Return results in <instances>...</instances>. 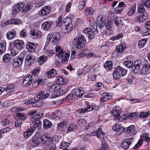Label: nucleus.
<instances>
[{"instance_id": "obj_17", "label": "nucleus", "mask_w": 150, "mask_h": 150, "mask_svg": "<svg viewBox=\"0 0 150 150\" xmlns=\"http://www.w3.org/2000/svg\"><path fill=\"white\" fill-rule=\"evenodd\" d=\"M113 129L117 132L116 134L118 135H119L124 131L123 127L119 124H116L115 127L113 128Z\"/></svg>"}, {"instance_id": "obj_15", "label": "nucleus", "mask_w": 150, "mask_h": 150, "mask_svg": "<svg viewBox=\"0 0 150 150\" xmlns=\"http://www.w3.org/2000/svg\"><path fill=\"white\" fill-rule=\"evenodd\" d=\"M33 81L32 76L30 74L27 75L25 79L23 80V85L25 86H27L30 85Z\"/></svg>"}, {"instance_id": "obj_61", "label": "nucleus", "mask_w": 150, "mask_h": 150, "mask_svg": "<svg viewBox=\"0 0 150 150\" xmlns=\"http://www.w3.org/2000/svg\"><path fill=\"white\" fill-rule=\"evenodd\" d=\"M37 81H38L39 84L42 85L45 83V80L44 79V76H41L39 77L36 79Z\"/></svg>"}, {"instance_id": "obj_24", "label": "nucleus", "mask_w": 150, "mask_h": 150, "mask_svg": "<svg viewBox=\"0 0 150 150\" xmlns=\"http://www.w3.org/2000/svg\"><path fill=\"white\" fill-rule=\"evenodd\" d=\"M136 9V5H134L130 7L127 11V14L129 16H132L135 13Z\"/></svg>"}, {"instance_id": "obj_36", "label": "nucleus", "mask_w": 150, "mask_h": 150, "mask_svg": "<svg viewBox=\"0 0 150 150\" xmlns=\"http://www.w3.org/2000/svg\"><path fill=\"white\" fill-rule=\"evenodd\" d=\"M52 126V123L47 120H45L43 121V127L45 129H49Z\"/></svg>"}, {"instance_id": "obj_33", "label": "nucleus", "mask_w": 150, "mask_h": 150, "mask_svg": "<svg viewBox=\"0 0 150 150\" xmlns=\"http://www.w3.org/2000/svg\"><path fill=\"white\" fill-rule=\"evenodd\" d=\"M33 5V4L32 3H29L26 4L25 6L23 7V12L25 13L27 11H29L32 8Z\"/></svg>"}, {"instance_id": "obj_19", "label": "nucleus", "mask_w": 150, "mask_h": 150, "mask_svg": "<svg viewBox=\"0 0 150 150\" xmlns=\"http://www.w3.org/2000/svg\"><path fill=\"white\" fill-rule=\"evenodd\" d=\"M35 60V57L32 55L29 54L28 55L25 59V62L26 64L29 65L31 63L33 62Z\"/></svg>"}, {"instance_id": "obj_40", "label": "nucleus", "mask_w": 150, "mask_h": 150, "mask_svg": "<svg viewBox=\"0 0 150 150\" xmlns=\"http://www.w3.org/2000/svg\"><path fill=\"white\" fill-rule=\"evenodd\" d=\"M127 118L132 120H134L138 116V114L135 112H132L128 115H127Z\"/></svg>"}, {"instance_id": "obj_23", "label": "nucleus", "mask_w": 150, "mask_h": 150, "mask_svg": "<svg viewBox=\"0 0 150 150\" xmlns=\"http://www.w3.org/2000/svg\"><path fill=\"white\" fill-rule=\"evenodd\" d=\"M46 76L48 78H53L57 75V71L55 69H52L46 72Z\"/></svg>"}, {"instance_id": "obj_6", "label": "nucleus", "mask_w": 150, "mask_h": 150, "mask_svg": "<svg viewBox=\"0 0 150 150\" xmlns=\"http://www.w3.org/2000/svg\"><path fill=\"white\" fill-rule=\"evenodd\" d=\"M90 25L89 28H87L84 30V32L87 34H89L91 32H95L97 30V25L95 22H90Z\"/></svg>"}, {"instance_id": "obj_22", "label": "nucleus", "mask_w": 150, "mask_h": 150, "mask_svg": "<svg viewBox=\"0 0 150 150\" xmlns=\"http://www.w3.org/2000/svg\"><path fill=\"white\" fill-rule=\"evenodd\" d=\"M29 34L32 38H35L41 36V33L40 32H37L35 30L33 29L31 30Z\"/></svg>"}, {"instance_id": "obj_51", "label": "nucleus", "mask_w": 150, "mask_h": 150, "mask_svg": "<svg viewBox=\"0 0 150 150\" xmlns=\"http://www.w3.org/2000/svg\"><path fill=\"white\" fill-rule=\"evenodd\" d=\"M114 21L117 26L122 24V21L120 17H115L114 19Z\"/></svg>"}, {"instance_id": "obj_48", "label": "nucleus", "mask_w": 150, "mask_h": 150, "mask_svg": "<svg viewBox=\"0 0 150 150\" xmlns=\"http://www.w3.org/2000/svg\"><path fill=\"white\" fill-rule=\"evenodd\" d=\"M69 144L68 143H67L65 141H62L60 144V145L58 146L59 149H64L68 147L69 146Z\"/></svg>"}, {"instance_id": "obj_37", "label": "nucleus", "mask_w": 150, "mask_h": 150, "mask_svg": "<svg viewBox=\"0 0 150 150\" xmlns=\"http://www.w3.org/2000/svg\"><path fill=\"white\" fill-rule=\"evenodd\" d=\"M104 67L106 70H110L112 68V63L111 61H108L105 62Z\"/></svg>"}, {"instance_id": "obj_26", "label": "nucleus", "mask_w": 150, "mask_h": 150, "mask_svg": "<svg viewBox=\"0 0 150 150\" xmlns=\"http://www.w3.org/2000/svg\"><path fill=\"white\" fill-rule=\"evenodd\" d=\"M14 44L15 47L21 49L23 46V42L22 40L18 39L14 41Z\"/></svg>"}, {"instance_id": "obj_64", "label": "nucleus", "mask_w": 150, "mask_h": 150, "mask_svg": "<svg viewBox=\"0 0 150 150\" xmlns=\"http://www.w3.org/2000/svg\"><path fill=\"white\" fill-rule=\"evenodd\" d=\"M145 11V8L142 4H140L139 6L138 11L139 13H142Z\"/></svg>"}, {"instance_id": "obj_11", "label": "nucleus", "mask_w": 150, "mask_h": 150, "mask_svg": "<svg viewBox=\"0 0 150 150\" xmlns=\"http://www.w3.org/2000/svg\"><path fill=\"white\" fill-rule=\"evenodd\" d=\"M50 9L51 8L49 6H44L40 11L39 14L42 16H46L50 13Z\"/></svg>"}, {"instance_id": "obj_43", "label": "nucleus", "mask_w": 150, "mask_h": 150, "mask_svg": "<svg viewBox=\"0 0 150 150\" xmlns=\"http://www.w3.org/2000/svg\"><path fill=\"white\" fill-rule=\"evenodd\" d=\"M120 71L118 70H117L116 69L115 71L113 73V76L114 79H119L121 76L120 74Z\"/></svg>"}, {"instance_id": "obj_44", "label": "nucleus", "mask_w": 150, "mask_h": 150, "mask_svg": "<svg viewBox=\"0 0 150 150\" xmlns=\"http://www.w3.org/2000/svg\"><path fill=\"white\" fill-rule=\"evenodd\" d=\"M116 69L117 70L119 69V71H120V74L122 76H125L127 74V71L124 69H123L120 66H117L116 68Z\"/></svg>"}, {"instance_id": "obj_21", "label": "nucleus", "mask_w": 150, "mask_h": 150, "mask_svg": "<svg viewBox=\"0 0 150 150\" xmlns=\"http://www.w3.org/2000/svg\"><path fill=\"white\" fill-rule=\"evenodd\" d=\"M103 97L100 98V102H105L106 101L111 99L112 97L111 94L105 92L103 93Z\"/></svg>"}, {"instance_id": "obj_41", "label": "nucleus", "mask_w": 150, "mask_h": 150, "mask_svg": "<svg viewBox=\"0 0 150 150\" xmlns=\"http://www.w3.org/2000/svg\"><path fill=\"white\" fill-rule=\"evenodd\" d=\"M25 109L23 107H14L11 109L12 112H19L23 111Z\"/></svg>"}, {"instance_id": "obj_53", "label": "nucleus", "mask_w": 150, "mask_h": 150, "mask_svg": "<svg viewBox=\"0 0 150 150\" xmlns=\"http://www.w3.org/2000/svg\"><path fill=\"white\" fill-rule=\"evenodd\" d=\"M11 58V55L9 54H6L3 57V61L5 62H7L10 61Z\"/></svg>"}, {"instance_id": "obj_28", "label": "nucleus", "mask_w": 150, "mask_h": 150, "mask_svg": "<svg viewBox=\"0 0 150 150\" xmlns=\"http://www.w3.org/2000/svg\"><path fill=\"white\" fill-rule=\"evenodd\" d=\"M84 11L85 13L86 16L87 17H90L93 14L94 10L92 8L88 7L85 9L84 10Z\"/></svg>"}, {"instance_id": "obj_20", "label": "nucleus", "mask_w": 150, "mask_h": 150, "mask_svg": "<svg viewBox=\"0 0 150 150\" xmlns=\"http://www.w3.org/2000/svg\"><path fill=\"white\" fill-rule=\"evenodd\" d=\"M148 18V15L146 12L142 13L139 16L136 18L138 22L143 21L146 20Z\"/></svg>"}, {"instance_id": "obj_18", "label": "nucleus", "mask_w": 150, "mask_h": 150, "mask_svg": "<svg viewBox=\"0 0 150 150\" xmlns=\"http://www.w3.org/2000/svg\"><path fill=\"white\" fill-rule=\"evenodd\" d=\"M53 24V22L51 21H47L44 22L42 25V28L45 30L50 29Z\"/></svg>"}, {"instance_id": "obj_9", "label": "nucleus", "mask_w": 150, "mask_h": 150, "mask_svg": "<svg viewBox=\"0 0 150 150\" xmlns=\"http://www.w3.org/2000/svg\"><path fill=\"white\" fill-rule=\"evenodd\" d=\"M23 59L24 58L22 55H20L17 57L13 62V66L14 67H16L21 66L23 63Z\"/></svg>"}, {"instance_id": "obj_27", "label": "nucleus", "mask_w": 150, "mask_h": 150, "mask_svg": "<svg viewBox=\"0 0 150 150\" xmlns=\"http://www.w3.org/2000/svg\"><path fill=\"white\" fill-rule=\"evenodd\" d=\"M84 93V91L81 88L76 89L75 91V94L78 97H82Z\"/></svg>"}, {"instance_id": "obj_16", "label": "nucleus", "mask_w": 150, "mask_h": 150, "mask_svg": "<svg viewBox=\"0 0 150 150\" xmlns=\"http://www.w3.org/2000/svg\"><path fill=\"white\" fill-rule=\"evenodd\" d=\"M73 25L71 23L64 25H62L61 27L62 32L64 33H67L70 31Z\"/></svg>"}, {"instance_id": "obj_2", "label": "nucleus", "mask_w": 150, "mask_h": 150, "mask_svg": "<svg viewBox=\"0 0 150 150\" xmlns=\"http://www.w3.org/2000/svg\"><path fill=\"white\" fill-rule=\"evenodd\" d=\"M73 44L78 49L82 50L84 48L86 41L84 36L80 34L73 40Z\"/></svg>"}, {"instance_id": "obj_35", "label": "nucleus", "mask_w": 150, "mask_h": 150, "mask_svg": "<svg viewBox=\"0 0 150 150\" xmlns=\"http://www.w3.org/2000/svg\"><path fill=\"white\" fill-rule=\"evenodd\" d=\"M34 130L32 127H30L24 133L23 135L26 138L29 137L33 133Z\"/></svg>"}, {"instance_id": "obj_10", "label": "nucleus", "mask_w": 150, "mask_h": 150, "mask_svg": "<svg viewBox=\"0 0 150 150\" xmlns=\"http://www.w3.org/2000/svg\"><path fill=\"white\" fill-rule=\"evenodd\" d=\"M47 138L48 139H52V141H48L46 143L44 144L45 146V150H54L56 149V146L55 144L53 143H51L53 142V139L50 137H48Z\"/></svg>"}, {"instance_id": "obj_46", "label": "nucleus", "mask_w": 150, "mask_h": 150, "mask_svg": "<svg viewBox=\"0 0 150 150\" xmlns=\"http://www.w3.org/2000/svg\"><path fill=\"white\" fill-rule=\"evenodd\" d=\"M33 126L35 128L39 129L40 128L41 126V122L39 120H37L33 123Z\"/></svg>"}, {"instance_id": "obj_5", "label": "nucleus", "mask_w": 150, "mask_h": 150, "mask_svg": "<svg viewBox=\"0 0 150 150\" xmlns=\"http://www.w3.org/2000/svg\"><path fill=\"white\" fill-rule=\"evenodd\" d=\"M39 135L37 134L35 136H34L33 138V140L34 141H36L39 144L41 142L43 144H45L48 141H52V139H48L47 138V137H46L45 136H44L40 137L39 136Z\"/></svg>"}, {"instance_id": "obj_55", "label": "nucleus", "mask_w": 150, "mask_h": 150, "mask_svg": "<svg viewBox=\"0 0 150 150\" xmlns=\"http://www.w3.org/2000/svg\"><path fill=\"white\" fill-rule=\"evenodd\" d=\"M124 45L125 46V44L124 45L123 43L120 44L119 46L117 47V49L115 50V51L116 52H120L123 51L124 48H125V46L124 47Z\"/></svg>"}, {"instance_id": "obj_13", "label": "nucleus", "mask_w": 150, "mask_h": 150, "mask_svg": "<svg viewBox=\"0 0 150 150\" xmlns=\"http://www.w3.org/2000/svg\"><path fill=\"white\" fill-rule=\"evenodd\" d=\"M25 3L24 2L16 4L13 8V12L14 13H17L24 7Z\"/></svg>"}, {"instance_id": "obj_38", "label": "nucleus", "mask_w": 150, "mask_h": 150, "mask_svg": "<svg viewBox=\"0 0 150 150\" xmlns=\"http://www.w3.org/2000/svg\"><path fill=\"white\" fill-rule=\"evenodd\" d=\"M16 32L14 30H12L9 33H7L6 37L7 39L9 40H11L15 36Z\"/></svg>"}, {"instance_id": "obj_58", "label": "nucleus", "mask_w": 150, "mask_h": 150, "mask_svg": "<svg viewBox=\"0 0 150 150\" xmlns=\"http://www.w3.org/2000/svg\"><path fill=\"white\" fill-rule=\"evenodd\" d=\"M109 149V147L106 143L105 142H103V141L101 144V146L100 149L98 150H108Z\"/></svg>"}, {"instance_id": "obj_62", "label": "nucleus", "mask_w": 150, "mask_h": 150, "mask_svg": "<svg viewBox=\"0 0 150 150\" xmlns=\"http://www.w3.org/2000/svg\"><path fill=\"white\" fill-rule=\"evenodd\" d=\"M40 68H37L34 69L32 71V74L33 76H38V74L39 73L40 71Z\"/></svg>"}, {"instance_id": "obj_39", "label": "nucleus", "mask_w": 150, "mask_h": 150, "mask_svg": "<svg viewBox=\"0 0 150 150\" xmlns=\"http://www.w3.org/2000/svg\"><path fill=\"white\" fill-rule=\"evenodd\" d=\"M66 127V124L65 122H61L58 124L57 129L59 130H62L64 131Z\"/></svg>"}, {"instance_id": "obj_8", "label": "nucleus", "mask_w": 150, "mask_h": 150, "mask_svg": "<svg viewBox=\"0 0 150 150\" xmlns=\"http://www.w3.org/2000/svg\"><path fill=\"white\" fill-rule=\"evenodd\" d=\"M50 33V35H52L51 38H52L51 43L54 45H56L59 42L60 39V34L58 32Z\"/></svg>"}, {"instance_id": "obj_56", "label": "nucleus", "mask_w": 150, "mask_h": 150, "mask_svg": "<svg viewBox=\"0 0 150 150\" xmlns=\"http://www.w3.org/2000/svg\"><path fill=\"white\" fill-rule=\"evenodd\" d=\"M36 100H37V99H34L33 98L27 99L24 101V103L27 105L32 104L33 103H34L36 102Z\"/></svg>"}, {"instance_id": "obj_25", "label": "nucleus", "mask_w": 150, "mask_h": 150, "mask_svg": "<svg viewBox=\"0 0 150 150\" xmlns=\"http://www.w3.org/2000/svg\"><path fill=\"white\" fill-rule=\"evenodd\" d=\"M126 133L127 134H135V131L134 126L132 125L127 127Z\"/></svg>"}, {"instance_id": "obj_32", "label": "nucleus", "mask_w": 150, "mask_h": 150, "mask_svg": "<svg viewBox=\"0 0 150 150\" xmlns=\"http://www.w3.org/2000/svg\"><path fill=\"white\" fill-rule=\"evenodd\" d=\"M48 59V57L46 56H41L37 60V62L39 64H42Z\"/></svg>"}, {"instance_id": "obj_3", "label": "nucleus", "mask_w": 150, "mask_h": 150, "mask_svg": "<svg viewBox=\"0 0 150 150\" xmlns=\"http://www.w3.org/2000/svg\"><path fill=\"white\" fill-rule=\"evenodd\" d=\"M57 57L61 59V62L63 64H65L68 62L69 56V54L68 52L64 51L63 49H61L58 52Z\"/></svg>"}, {"instance_id": "obj_59", "label": "nucleus", "mask_w": 150, "mask_h": 150, "mask_svg": "<svg viewBox=\"0 0 150 150\" xmlns=\"http://www.w3.org/2000/svg\"><path fill=\"white\" fill-rule=\"evenodd\" d=\"M142 4L148 8H150V0H142Z\"/></svg>"}, {"instance_id": "obj_54", "label": "nucleus", "mask_w": 150, "mask_h": 150, "mask_svg": "<svg viewBox=\"0 0 150 150\" xmlns=\"http://www.w3.org/2000/svg\"><path fill=\"white\" fill-rule=\"evenodd\" d=\"M76 127V126L74 124H70L68 128L66 133H68L69 132L73 131Z\"/></svg>"}, {"instance_id": "obj_14", "label": "nucleus", "mask_w": 150, "mask_h": 150, "mask_svg": "<svg viewBox=\"0 0 150 150\" xmlns=\"http://www.w3.org/2000/svg\"><path fill=\"white\" fill-rule=\"evenodd\" d=\"M37 46V44L33 42H28L26 44V48L28 52L32 53L35 51Z\"/></svg>"}, {"instance_id": "obj_60", "label": "nucleus", "mask_w": 150, "mask_h": 150, "mask_svg": "<svg viewBox=\"0 0 150 150\" xmlns=\"http://www.w3.org/2000/svg\"><path fill=\"white\" fill-rule=\"evenodd\" d=\"M146 40L145 39L141 40L138 44L139 47L140 48H142L146 43Z\"/></svg>"}, {"instance_id": "obj_45", "label": "nucleus", "mask_w": 150, "mask_h": 150, "mask_svg": "<svg viewBox=\"0 0 150 150\" xmlns=\"http://www.w3.org/2000/svg\"><path fill=\"white\" fill-rule=\"evenodd\" d=\"M75 99V97L72 94H69L66 96L65 100L71 103L73 102Z\"/></svg>"}, {"instance_id": "obj_34", "label": "nucleus", "mask_w": 150, "mask_h": 150, "mask_svg": "<svg viewBox=\"0 0 150 150\" xmlns=\"http://www.w3.org/2000/svg\"><path fill=\"white\" fill-rule=\"evenodd\" d=\"M6 42L4 40H2L0 44V54L4 53L6 51Z\"/></svg>"}, {"instance_id": "obj_50", "label": "nucleus", "mask_w": 150, "mask_h": 150, "mask_svg": "<svg viewBox=\"0 0 150 150\" xmlns=\"http://www.w3.org/2000/svg\"><path fill=\"white\" fill-rule=\"evenodd\" d=\"M44 3V0H37L35 4V6L36 7H39L43 5Z\"/></svg>"}, {"instance_id": "obj_63", "label": "nucleus", "mask_w": 150, "mask_h": 150, "mask_svg": "<svg viewBox=\"0 0 150 150\" xmlns=\"http://www.w3.org/2000/svg\"><path fill=\"white\" fill-rule=\"evenodd\" d=\"M51 34L50 35V33H49L48 35H47V39H46V42L45 43V48L50 43L51 39H52L51 38Z\"/></svg>"}, {"instance_id": "obj_47", "label": "nucleus", "mask_w": 150, "mask_h": 150, "mask_svg": "<svg viewBox=\"0 0 150 150\" xmlns=\"http://www.w3.org/2000/svg\"><path fill=\"white\" fill-rule=\"evenodd\" d=\"M18 52L17 48L16 47H14L13 48H11L10 50L11 55L13 56H15L18 54Z\"/></svg>"}, {"instance_id": "obj_1", "label": "nucleus", "mask_w": 150, "mask_h": 150, "mask_svg": "<svg viewBox=\"0 0 150 150\" xmlns=\"http://www.w3.org/2000/svg\"><path fill=\"white\" fill-rule=\"evenodd\" d=\"M142 60L139 59L136 60L133 63L132 62L129 61H125L124 65L129 68H132V70L133 73H136L139 71L140 69V65L142 64Z\"/></svg>"}, {"instance_id": "obj_31", "label": "nucleus", "mask_w": 150, "mask_h": 150, "mask_svg": "<svg viewBox=\"0 0 150 150\" xmlns=\"http://www.w3.org/2000/svg\"><path fill=\"white\" fill-rule=\"evenodd\" d=\"M57 84L59 85H64L67 83V81L61 76L57 77L56 80Z\"/></svg>"}, {"instance_id": "obj_30", "label": "nucleus", "mask_w": 150, "mask_h": 150, "mask_svg": "<svg viewBox=\"0 0 150 150\" xmlns=\"http://www.w3.org/2000/svg\"><path fill=\"white\" fill-rule=\"evenodd\" d=\"M7 23L10 24L18 25L21 23V20L18 18H12L7 21Z\"/></svg>"}, {"instance_id": "obj_52", "label": "nucleus", "mask_w": 150, "mask_h": 150, "mask_svg": "<svg viewBox=\"0 0 150 150\" xmlns=\"http://www.w3.org/2000/svg\"><path fill=\"white\" fill-rule=\"evenodd\" d=\"M4 91L3 92L5 94H8L11 93L13 90V89L11 86H8L6 88V89H4Z\"/></svg>"}, {"instance_id": "obj_42", "label": "nucleus", "mask_w": 150, "mask_h": 150, "mask_svg": "<svg viewBox=\"0 0 150 150\" xmlns=\"http://www.w3.org/2000/svg\"><path fill=\"white\" fill-rule=\"evenodd\" d=\"M87 0H80L79 2V5L78 6V8L80 10L83 9L85 6Z\"/></svg>"}, {"instance_id": "obj_29", "label": "nucleus", "mask_w": 150, "mask_h": 150, "mask_svg": "<svg viewBox=\"0 0 150 150\" xmlns=\"http://www.w3.org/2000/svg\"><path fill=\"white\" fill-rule=\"evenodd\" d=\"M120 112L121 111L119 110H117L115 109H113L110 111L111 113L113 115L114 118L116 119H119Z\"/></svg>"}, {"instance_id": "obj_57", "label": "nucleus", "mask_w": 150, "mask_h": 150, "mask_svg": "<svg viewBox=\"0 0 150 150\" xmlns=\"http://www.w3.org/2000/svg\"><path fill=\"white\" fill-rule=\"evenodd\" d=\"M16 116L19 117L21 120L24 121L26 118V116L24 114L21 113H18L16 114Z\"/></svg>"}, {"instance_id": "obj_49", "label": "nucleus", "mask_w": 150, "mask_h": 150, "mask_svg": "<svg viewBox=\"0 0 150 150\" xmlns=\"http://www.w3.org/2000/svg\"><path fill=\"white\" fill-rule=\"evenodd\" d=\"M45 92L44 91H40L39 93L38 96L35 98V99H37V101L40 100H42V98L44 96Z\"/></svg>"}, {"instance_id": "obj_4", "label": "nucleus", "mask_w": 150, "mask_h": 150, "mask_svg": "<svg viewBox=\"0 0 150 150\" xmlns=\"http://www.w3.org/2000/svg\"><path fill=\"white\" fill-rule=\"evenodd\" d=\"M62 16H61L58 18L57 21V26H60L61 25H64L71 24L72 23V20L70 17H66L64 18L62 21Z\"/></svg>"}, {"instance_id": "obj_7", "label": "nucleus", "mask_w": 150, "mask_h": 150, "mask_svg": "<svg viewBox=\"0 0 150 150\" xmlns=\"http://www.w3.org/2000/svg\"><path fill=\"white\" fill-rule=\"evenodd\" d=\"M143 67L140 70V72L142 75L148 73L149 68L150 67V64L147 60L144 59L142 62ZM141 66L140 65V66Z\"/></svg>"}, {"instance_id": "obj_12", "label": "nucleus", "mask_w": 150, "mask_h": 150, "mask_svg": "<svg viewBox=\"0 0 150 150\" xmlns=\"http://www.w3.org/2000/svg\"><path fill=\"white\" fill-rule=\"evenodd\" d=\"M133 141V138L132 137L126 139L123 142L122 144V147L124 149H128Z\"/></svg>"}]
</instances>
